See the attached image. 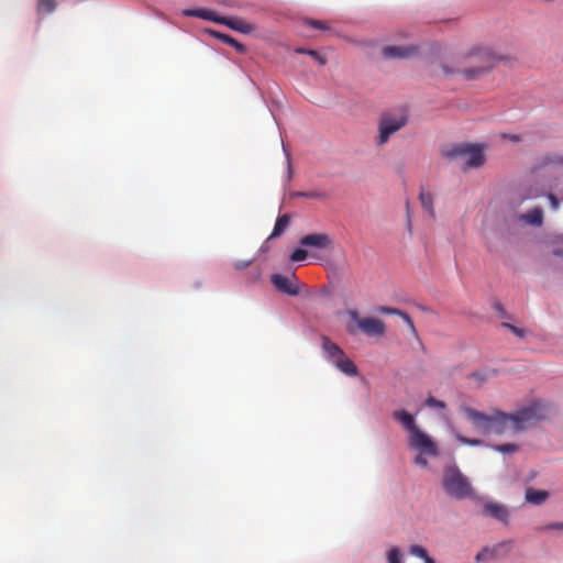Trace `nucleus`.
<instances>
[{"label": "nucleus", "instance_id": "f257e3e1", "mask_svg": "<svg viewBox=\"0 0 563 563\" xmlns=\"http://www.w3.org/2000/svg\"><path fill=\"white\" fill-rule=\"evenodd\" d=\"M464 412L475 430L483 435L503 434L508 431L520 432L541 419L537 405L521 408L512 415L500 411H496L494 415H485L471 407H466Z\"/></svg>", "mask_w": 563, "mask_h": 563}, {"label": "nucleus", "instance_id": "f03ea898", "mask_svg": "<svg viewBox=\"0 0 563 563\" xmlns=\"http://www.w3.org/2000/svg\"><path fill=\"white\" fill-rule=\"evenodd\" d=\"M500 58L490 49L484 47H474L462 56V67L451 70L443 66L445 74H461L467 80L476 79L483 74L490 71Z\"/></svg>", "mask_w": 563, "mask_h": 563}, {"label": "nucleus", "instance_id": "7ed1b4c3", "mask_svg": "<svg viewBox=\"0 0 563 563\" xmlns=\"http://www.w3.org/2000/svg\"><path fill=\"white\" fill-rule=\"evenodd\" d=\"M346 314L350 318V322L346 323V331L350 334L354 335L361 331L367 336H383L386 332L385 323L380 319L373 317L361 318L356 310H347Z\"/></svg>", "mask_w": 563, "mask_h": 563}, {"label": "nucleus", "instance_id": "20e7f679", "mask_svg": "<svg viewBox=\"0 0 563 563\" xmlns=\"http://www.w3.org/2000/svg\"><path fill=\"white\" fill-rule=\"evenodd\" d=\"M408 123V115L405 111L383 113L378 122V136L376 144H386L390 136L400 131Z\"/></svg>", "mask_w": 563, "mask_h": 563}, {"label": "nucleus", "instance_id": "39448f33", "mask_svg": "<svg viewBox=\"0 0 563 563\" xmlns=\"http://www.w3.org/2000/svg\"><path fill=\"white\" fill-rule=\"evenodd\" d=\"M485 146L477 144H456L445 151L446 158L466 157L465 166L468 168L481 167L485 163Z\"/></svg>", "mask_w": 563, "mask_h": 563}, {"label": "nucleus", "instance_id": "423d86ee", "mask_svg": "<svg viewBox=\"0 0 563 563\" xmlns=\"http://www.w3.org/2000/svg\"><path fill=\"white\" fill-rule=\"evenodd\" d=\"M444 490L456 499L470 497L473 493L467 478L457 468H446L443 475Z\"/></svg>", "mask_w": 563, "mask_h": 563}, {"label": "nucleus", "instance_id": "0eeeda50", "mask_svg": "<svg viewBox=\"0 0 563 563\" xmlns=\"http://www.w3.org/2000/svg\"><path fill=\"white\" fill-rule=\"evenodd\" d=\"M409 445L411 449L418 450L421 454L430 456H437L439 454L435 442L420 428L409 435Z\"/></svg>", "mask_w": 563, "mask_h": 563}, {"label": "nucleus", "instance_id": "6e6552de", "mask_svg": "<svg viewBox=\"0 0 563 563\" xmlns=\"http://www.w3.org/2000/svg\"><path fill=\"white\" fill-rule=\"evenodd\" d=\"M383 57L386 59H410L419 54L417 45H388L382 51Z\"/></svg>", "mask_w": 563, "mask_h": 563}, {"label": "nucleus", "instance_id": "1a4fd4ad", "mask_svg": "<svg viewBox=\"0 0 563 563\" xmlns=\"http://www.w3.org/2000/svg\"><path fill=\"white\" fill-rule=\"evenodd\" d=\"M271 280L274 287L283 294H287L289 296H297L299 294V282L295 274H291L290 276L274 274L272 275Z\"/></svg>", "mask_w": 563, "mask_h": 563}, {"label": "nucleus", "instance_id": "9d476101", "mask_svg": "<svg viewBox=\"0 0 563 563\" xmlns=\"http://www.w3.org/2000/svg\"><path fill=\"white\" fill-rule=\"evenodd\" d=\"M299 244L301 246L323 251L333 247V240L328 233H311L301 236Z\"/></svg>", "mask_w": 563, "mask_h": 563}, {"label": "nucleus", "instance_id": "9b49d317", "mask_svg": "<svg viewBox=\"0 0 563 563\" xmlns=\"http://www.w3.org/2000/svg\"><path fill=\"white\" fill-rule=\"evenodd\" d=\"M322 349L333 364L346 355L345 352L328 336H322Z\"/></svg>", "mask_w": 563, "mask_h": 563}, {"label": "nucleus", "instance_id": "f8f14e48", "mask_svg": "<svg viewBox=\"0 0 563 563\" xmlns=\"http://www.w3.org/2000/svg\"><path fill=\"white\" fill-rule=\"evenodd\" d=\"M393 417L408 431L409 435L419 428L413 416L404 409L395 411Z\"/></svg>", "mask_w": 563, "mask_h": 563}, {"label": "nucleus", "instance_id": "ddd939ff", "mask_svg": "<svg viewBox=\"0 0 563 563\" xmlns=\"http://www.w3.org/2000/svg\"><path fill=\"white\" fill-rule=\"evenodd\" d=\"M218 21H219V24H224V25L229 26L230 29L241 32V33H244V34H249L254 30L253 25H251L246 21L239 19V18L232 19V18L223 16V19L218 20Z\"/></svg>", "mask_w": 563, "mask_h": 563}, {"label": "nucleus", "instance_id": "4468645a", "mask_svg": "<svg viewBox=\"0 0 563 563\" xmlns=\"http://www.w3.org/2000/svg\"><path fill=\"white\" fill-rule=\"evenodd\" d=\"M485 512L493 518L501 521L507 522L509 511L506 506L498 504V503H487L484 507Z\"/></svg>", "mask_w": 563, "mask_h": 563}, {"label": "nucleus", "instance_id": "2eb2a0df", "mask_svg": "<svg viewBox=\"0 0 563 563\" xmlns=\"http://www.w3.org/2000/svg\"><path fill=\"white\" fill-rule=\"evenodd\" d=\"M183 14L185 16L200 18L216 23H219L218 20L223 19V16H219L214 11L208 9H186L183 11Z\"/></svg>", "mask_w": 563, "mask_h": 563}, {"label": "nucleus", "instance_id": "dca6fc26", "mask_svg": "<svg viewBox=\"0 0 563 563\" xmlns=\"http://www.w3.org/2000/svg\"><path fill=\"white\" fill-rule=\"evenodd\" d=\"M334 365L340 372L347 376H356L358 373L357 366L346 355L339 360Z\"/></svg>", "mask_w": 563, "mask_h": 563}, {"label": "nucleus", "instance_id": "f3484780", "mask_svg": "<svg viewBox=\"0 0 563 563\" xmlns=\"http://www.w3.org/2000/svg\"><path fill=\"white\" fill-rule=\"evenodd\" d=\"M549 492L533 488L526 489V500L533 505H541L549 498Z\"/></svg>", "mask_w": 563, "mask_h": 563}, {"label": "nucleus", "instance_id": "a211bd4d", "mask_svg": "<svg viewBox=\"0 0 563 563\" xmlns=\"http://www.w3.org/2000/svg\"><path fill=\"white\" fill-rule=\"evenodd\" d=\"M419 200L421 202L422 208L430 214L431 218L435 217V210L433 206V196L431 192L421 189L419 194Z\"/></svg>", "mask_w": 563, "mask_h": 563}, {"label": "nucleus", "instance_id": "6ab92c4d", "mask_svg": "<svg viewBox=\"0 0 563 563\" xmlns=\"http://www.w3.org/2000/svg\"><path fill=\"white\" fill-rule=\"evenodd\" d=\"M290 218L288 214L279 216L275 222L274 229L269 239H275L284 233L289 225Z\"/></svg>", "mask_w": 563, "mask_h": 563}, {"label": "nucleus", "instance_id": "aec40b11", "mask_svg": "<svg viewBox=\"0 0 563 563\" xmlns=\"http://www.w3.org/2000/svg\"><path fill=\"white\" fill-rule=\"evenodd\" d=\"M522 219L532 225H541L543 222V211L541 208H533L522 216Z\"/></svg>", "mask_w": 563, "mask_h": 563}, {"label": "nucleus", "instance_id": "412c9836", "mask_svg": "<svg viewBox=\"0 0 563 563\" xmlns=\"http://www.w3.org/2000/svg\"><path fill=\"white\" fill-rule=\"evenodd\" d=\"M212 34L214 36H217L218 38H220L223 43L233 46L238 52H240V53H244L245 52V46L242 43L238 42L232 36L228 35V34H221V33H218V32H212Z\"/></svg>", "mask_w": 563, "mask_h": 563}, {"label": "nucleus", "instance_id": "4be33fe9", "mask_svg": "<svg viewBox=\"0 0 563 563\" xmlns=\"http://www.w3.org/2000/svg\"><path fill=\"white\" fill-rule=\"evenodd\" d=\"M55 0H38L37 11L43 13H51L55 10Z\"/></svg>", "mask_w": 563, "mask_h": 563}, {"label": "nucleus", "instance_id": "5701e85b", "mask_svg": "<svg viewBox=\"0 0 563 563\" xmlns=\"http://www.w3.org/2000/svg\"><path fill=\"white\" fill-rule=\"evenodd\" d=\"M296 196L297 197H302V198H309V199H323V198L327 197V195L324 192L316 191V190H312V191H298V192H296Z\"/></svg>", "mask_w": 563, "mask_h": 563}, {"label": "nucleus", "instance_id": "b1692460", "mask_svg": "<svg viewBox=\"0 0 563 563\" xmlns=\"http://www.w3.org/2000/svg\"><path fill=\"white\" fill-rule=\"evenodd\" d=\"M409 553L424 560L429 554L428 551L418 544H413L409 548Z\"/></svg>", "mask_w": 563, "mask_h": 563}, {"label": "nucleus", "instance_id": "393cba45", "mask_svg": "<svg viewBox=\"0 0 563 563\" xmlns=\"http://www.w3.org/2000/svg\"><path fill=\"white\" fill-rule=\"evenodd\" d=\"M308 256V252L303 249H296L291 255H290V261L291 262H301V261H305Z\"/></svg>", "mask_w": 563, "mask_h": 563}, {"label": "nucleus", "instance_id": "a878e982", "mask_svg": "<svg viewBox=\"0 0 563 563\" xmlns=\"http://www.w3.org/2000/svg\"><path fill=\"white\" fill-rule=\"evenodd\" d=\"M426 406L429 408H438V409H444L446 407L444 401L438 400L433 396H429L426 399Z\"/></svg>", "mask_w": 563, "mask_h": 563}, {"label": "nucleus", "instance_id": "bb28decb", "mask_svg": "<svg viewBox=\"0 0 563 563\" xmlns=\"http://www.w3.org/2000/svg\"><path fill=\"white\" fill-rule=\"evenodd\" d=\"M494 449L501 453H514V452L518 451L519 448H518V445H516L514 443H507V444L495 445Z\"/></svg>", "mask_w": 563, "mask_h": 563}, {"label": "nucleus", "instance_id": "cd10ccee", "mask_svg": "<svg viewBox=\"0 0 563 563\" xmlns=\"http://www.w3.org/2000/svg\"><path fill=\"white\" fill-rule=\"evenodd\" d=\"M495 556V551L494 550H490L488 548H485L483 549L482 551H479L476 555V561L481 562V561H487L489 559H493Z\"/></svg>", "mask_w": 563, "mask_h": 563}, {"label": "nucleus", "instance_id": "c85d7f7f", "mask_svg": "<svg viewBox=\"0 0 563 563\" xmlns=\"http://www.w3.org/2000/svg\"><path fill=\"white\" fill-rule=\"evenodd\" d=\"M388 563H401V553L398 548H393L388 552Z\"/></svg>", "mask_w": 563, "mask_h": 563}, {"label": "nucleus", "instance_id": "c756f323", "mask_svg": "<svg viewBox=\"0 0 563 563\" xmlns=\"http://www.w3.org/2000/svg\"><path fill=\"white\" fill-rule=\"evenodd\" d=\"M399 317H400V318L405 321V323L408 325V328L410 329L411 333H412L413 335H417V334H418V332H417V330H416V327H415V324H413V321H412L411 317H410L407 312H405V311H402V310L400 311Z\"/></svg>", "mask_w": 563, "mask_h": 563}, {"label": "nucleus", "instance_id": "7c9ffc66", "mask_svg": "<svg viewBox=\"0 0 563 563\" xmlns=\"http://www.w3.org/2000/svg\"><path fill=\"white\" fill-rule=\"evenodd\" d=\"M399 317H400V318L405 321V323L408 325V328L410 329L411 333H412L413 335H417V334H418V332H417V330H416V327H415V324H413V321H412L411 317H410L407 312H405V311H402V310L400 311Z\"/></svg>", "mask_w": 563, "mask_h": 563}, {"label": "nucleus", "instance_id": "2f4dec72", "mask_svg": "<svg viewBox=\"0 0 563 563\" xmlns=\"http://www.w3.org/2000/svg\"><path fill=\"white\" fill-rule=\"evenodd\" d=\"M456 439L463 443V444H467V445H472V446H478L483 443L482 440L479 439H470V438H466L464 435H461V434H457L456 435Z\"/></svg>", "mask_w": 563, "mask_h": 563}, {"label": "nucleus", "instance_id": "473e14b6", "mask_svg": "<svg viewBox=\"0 0 563 563\" xmlns=\"http://www.w3.org/2000/svg\"><path fill=\"white\" fill-rule=\"evenodd\" d=\"M308 55L311 56L321 66L327 64L325 56L320 54L318 51H314V49L308 51Z\"/></svg>", "mask_w": 563, "mask_h": 563}, {"label": "nucleus", "instance_id": "72a5a7b5", "mask_svg": "<svg viewBox=\"0 0 563 563\" xmlns=\"http://www.w3.org/2000/svg\"><path fill=\"white\" fill-rule=\"evenodd\" d=\"M377 311L383 314L399 316L401 310L393 307L380 306L377 308Z\"/></svg>", "mask_w": 563, "mask_h": 563}, {"label": "nucleus", "instance_id": "f704fd0d", "mask_svg": "<svg viewBox=\"0 0 563 563\" xmlns=\"http://www.w3.org/2000/svg\"><path fill=\"white\" fill-rule=\"evenodd\" d=\"M503 327L509 329L517 336H520V338L525 336V330L521 329V328H518V327H516L514 324H510V323H507V322H504Z\"/></svg>", "mask_w": 563, "mask_h": 563}, {"label": "nucleus", "instance_id": "c9c22d12", "mask_svg": "<svg viewBox=\"0 0 563 563\" xmlns=\"http://www.w3.org/2000/svg\"><path fill=\"white\" fill-rule=\"evenodd\" d=\"M540 531L563 530V522H550L544 527L537 528Z\"/></svg>", "mask_w": 563, "mask_h": 563}, {"label": "nucleus", "instance_id": "e433bc0d", "mask_svg": "<svg viewBox=\"0 0 563 563\" xmlns=\"http://www.w3.org/2000/svg\"><path fill=\"white\" fill-rule=\"evenodd\" d=\"M552 254L554 256H558V257H562L563 258V240H558L555 242V245L552 250Z\"/></svg>", "mask_w": 563, "mask_h": 563}, {"label": "nucleus", "instance_id": "4c0bfd02", "mask_svg": "<svg viewBox=\"0 0 563 563\" xmlns=\"http://www.w3.org/2000/svg\"><path fill=\"white\" fill-rule=\"evenodd\" d=\"M308 24L311 25L312 27L314 29H319V30H328L329 27L327 26L325 22L323 21H318V20H309L308 21Z\"/></svg>", "mask_w": 563, "mask_h": 563}, {"label": "nucleus", "instance_id": "58836bf2", "mask_svg": "<svg viewBox=\"0 0 563 563\" xmlns=\"http://www.w3.org/2000/svg\"><path fill=\"white\" fill-rule=\"evenodd\" d=\"M548 198L550 200V203H551V207L553 208V210H558L559 206H560L559 199L553 194H550Z\"/></svg>", "mask_w": 563, "mask_h": 563}, {"label": "nucleus", "instance_id": "ea45409f", "mask_svg": "<svg viewBox=\"0 0 563 563\" xmlns=\"http://www.w3.org/2000/svg\"><path fill=\"white\" fill-rule=\"evenodd\" d=\"M503 139L509 140L510 142H515V143L521 141V136L518 134H503Z\"/></svg>", "mask_w": 563, "mask_h": 563}, {"label": "nucleus", "instance_id": "a19ab883", "mask_svg": "<svg viewBox=\"0 0 563 563\" xmlns=\"http://www.w3.org/2000/svg\"><path fill=\"white\" fill-rule=\"evenodd\" d=\"M415 462H416V464L421 465V466H427V464H428L427 460L423 457V454H421V453L416 456Z\"/></svg>", "mask_w": 563, "mask_h": 563}, {"label": "nucleus", "instance_id": "79ce46f5", "mask_svg": "<svg viewBox=\"0 0 563 563\" xmlns=\"http://www.w3.org/2000/svg\"><path fill=\"white\" fill-rule=\"evenodd\" d=\"M251 264V261H240L234 264L236 269H244Z\"/></svg>", "mask_w": 563, "mask_h": 563}, {"label": "nucleus", "instance_id": "37998d69", "mask_svg": "<svg viewBox=\"0 0 563 563\" xmlns=\"http://www.w3.org/2000/svg\"><path fill=\"white\" fill-rule=\"evenodd\" d=\"M308 51L309 49H307V48H297L296 53H298V54H307L308 55Z\"/></svg>", "mask_w": 563, "mask_h": 563}, {"label": "nucleus", "instance_id": "c03bdc74", "mask_svg": "<svg viewBox=\"0 0 563 563\" xmlns=\"http://www.w3.org/2000/svg\"><path fill=\"white\" fill-rule=\"evenodd\" d=\"M308 51L309 49H307V48H297L296 53H298V54H307L308 55Z\"/></svg>", "mask_w": 563, "mask_h": 563}, {"label": "nucleus", "instance_id": "a18cd8bd", "mask_svg": "<svg viewBox=\"0 0 563 563\" xmlns=\"http://www.w3.org/2000/svg\"><path fill=\"white\" fill-rule=\"evenodd\" d=\"M423 561H424V563H435V561L432 558H430L429 555Z\"/></svg>", "mask_w": 563, "mask_h": 563}]
</instances>
